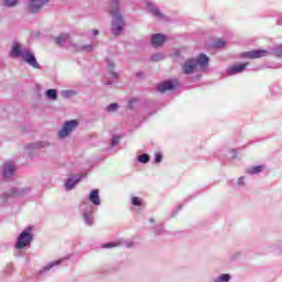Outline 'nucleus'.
<instances>
[{"label": "nucleus", "instance_id": "f03ea898", "mask_svg": "<svg viewBox=\"0 0 282 282\" xmlns=\"http://www.w3.org/2000/svg\"><path fill=\"white\" fill-rule=\"evenodd\" d=\"M12 58H21L26 65H30L34 69H41V64L36 61V56L32 51L24 48L23 45L14 42L11 47Z\"/></svg>", "mask_w": 282, "mask_h": 282}, {"label": "nucleus", "instance_id": "20e7f679", "mask_svg": "<svg viewBox=\"0 0 282 282\" xmlns=\"http://www.w3.org/2000/svg\"><path fill=\"white\" fill-rule=\"evenodd\" d=\"M32 230H34V227L30 226L26 227L23 231H21L15 243L17 250H23V248H26V246H30V243H32L34 239Z\"/></svg>", "mask_w": 282, "mask_h": 282}, {"label": "nucleus", "instance_id": "7ed1b4c3", "mask_svg": "<svg viewBox=\"0 0 282 282\" xmlns=\"http://www.w3.org/2000/svg\"><path fill=\"white\" fill-rule=\"evenodd\" d=\"M208 68V56L202 53L196 59H187L183 65L184 74H193V72H206Z\"/></svg>", "mask_w": 282, "mask_h": 282}, {"label": "nucleus", "instance_id": "4be33fe9", "mask_svg": "<svg viewBox=\"0 0 282 282\" xmlns=\"http://www.w3.org/2000/svg\"><path fill=\"white\" fill-rule=\"evenodd\" d=\"M62 98H72L73 96H76V91L75 90H62L61 93Z\"/></svg>", "mask_w": 282, "mask_h": 282}, {"label": "nucleus", "instance_id": "7c9ffc66", "mask_svg": "<svg viewBox=\"0 0 282 282\" xmlns=\"http://www.w3.org/2000/svg\"><path fill=\"white\" fill-rule=\"evenodd\" d=\"M116 246H118V243H116V242H110V243L104 245V248H116Z\"/></svg>", "mask_w": 282, "mask_h": 282}, {"label": "nucleus", "instance_id": "1a4fd4ad", "mask_svg": "<svg viewBox=\"0 0 282 282\" xmlns=\"http://www.w3.org/2000/svg\"><path fill=\"white\" fill-rule=\"evenodd\" d=\"M2 175L6 180H10V177H12V175H14V163L12 162H6L2 165Z\"/></svg>", "mask_w": 282, "mask_h": 282}, {"label": "nucleus", "instance_id": "473e14b6", "mask_svg": "<svg viewBox=\"0 0 282 282\" xmlns=\"http://www.w3.org/2000/svg\"><path fill=\"white\" fill-rule=\"evenodd\" d=\"M155 162H156V163L162 162V154H160V153H156V154H155Z\"/></svg>", "mask_w": 282, "mask_h": 282}, {"label": "nucleus", "instance_id": "2eb2a0df", "mask_svg": "<svg viewBox=\"0 0 282 282\" xmlns=\"http://www.w3.org/2000/svg\"><path fill=\"white\" fill-rule=\"evenodd\" d=\"M88 198L95 206H100V196L98 195V189L91 191Z\"/></svg>", "mask_w": 282, "mask_h": 282}, {"label": "nucleus", "instance_id": "0eeeda50", "mask_svg": "<svg viewBox=\"0 0 282 282\" xmlns=\"http://www.w3.org/2000/svg\"><path fill=\"white\" fill-rule=\"evenodd\" d=\"M47 147H50L48 141H39V142H35V143L28 144L25 147V151L29 155H32V151H34L36 149H47Z\"/></svg>", "mask_w": 282, "mask_h": 282}, {"label": "nucleus", "instance_id": "4c0bfd02", "mask_svg": "<svg viewBox=\"0 0 282 282\" xmlns=\"http://www.w3.org/2000/svg\"><path fill=\"white\" fill-rule=\"evenodd\" d=\"M111 76H112V78H118V74L115 72L111 73Z\"/></svg>", "mask_w": 282, "mask_h": 282}, {"label": "nucleus", "instance_id": "c9c22d12", "mask_svg": "<svg viewBox=\"0 0 282 282\" xmlns=\"http://www.w3.org/2000/svg\"><path fill=\"white\" fill-rule=\"evenodd\" d=\"M98 34H99L98 30L94 29V30H93V35H94V36H98Z\"/></svg>", "mask_w": 282, "mask_h": 282}, {"label": "nucleus", "instance_id": "6ab92c4d", "mask_svg": "<svg viewBox=\"0 0 282 282\" xmlns=\"http://www.w3.org/2000/svg\"><path fill=\"white\" fill-rule=\"evenodd\" d=\"M164 58H166V55L163 53H155L151 56V61H153V63H159V61H164Z\"/></svg>", "mask_w": 282, "mask_h": 282}, {"label": "nucleus", "instance_id": "c756f323", "mask_svg": "<svg viewBox=\"0 0 282 282\" xmlns=\"http://www.w3.org/2000/svg\"><path fill=\"white\" fill-rule=\"evenodd\" d=\"M119 142H120V138H118V137H115V138H112V140H111L112 147H116V144H118Z\"/></svg>", "mask_w": 282, "mask_h": 282}, {"label": "nucleus", "instance_id": "9b49d317", "mask_svg": "<svg viewBox=\"0 0 282 282\" xmlns=\"http://www.w3.org/2000/svg\"><path fill=\"white\" fill-rule=\"evenodd\" d=\"M270 53L265 50H256L245 53L247 58H263V56H268Z\"/></svg>", "mask_w": 282, "mask_h": 282}, {"label": "nucleus", "instance_id": "5701e85b", "mask_svg": "<svg viewBox=\"0 0 282 282\" xmlns=\"http://www.w3.org/2000/svg\"><path fill=\"white\" fill-rule=\"evenodd\" d=\"M4 6L7 8H14V6H19V0H4Z\"/></svg>", "mask_w": 282, "mask_h": 282}, {"label": "nucleus", "instance_id": "58836bf2", "mask_svg": "<svg viewBox=\"0 0 282 282\" xmlns=\"http://www.w3.org/2000/svg\"><path fill=\"white\" fill-rule=\"evenodd\" d=\"M109 69H110V72H112V69H113V64H109Z\"/></svg>", "mask_w": 282, "mask_h": 282}, {"label": "nucleus", "instance_id": "f257e3e1", "mask_svg": "<svg viewBox=\"0 0 282 282\" xmlns=\"http://www.w3.org/2000/svg\"><path fill=\"white\" fill-rule=\"evenodd\" d=\"M108 14L111 17V33L113 36H120L124 31V17L120 11V0H110Z\"/></svg>", "mask_w": 282, "mask_h": 282}, {"label": "nucleus", "instance_id": "423d86ee", "mask_svg": "<svg viewBox=\"0 0 282 282\" xmlns=\"http://www.w3.org/2000/svg\"><path fill=\"white\" fill-rule=\"evenodd\" d=\"M46 3H50V0H29L26 10L30 14H36Z\"/></svg>", "mask_w": 282, "mask_h": 282}, {"label": "nucleus", "instance_id": "b1692460", "mask_svg": "<svg viewBox=\"0 0 282 282\" xmlns=\"http://www.w3.org/2000/svg\"><path fill=\"white\" fill-rule=\"evenodd\" d=\"M84 219L88 226H91L94 224V217L91 214L84 213Z\"/></svg>", "mask_w": 282, "mask_h": 282}, {"label": "nucleus", "instance_id": "a211bd4d", "mask_svg": "<svg viewBox=\"0 0 282 282\" xmlns=\"http://www.w3.org/2000/svg\"><path fill=\"white\" fill-rule=\"evenodd\" d=\"M45 94L48 100H58V91L56 89H47Z\"/></svg>", "mask_w": 282, "mask_h": 282}, {"label": "nucleus", "instance_id": "ddd939ff", "mask_svg": "<svg viewBox=\"0 0 282 282\" xmlns=\"http://www.w3.org/2000/svg\"><path fill=\"white\" fill-rule=\"evenodd\" d=\"M80 180H82L80 175L70 176L67 180V182L65 183L66 191H72V188H74V186H76V184H78V182H80Z\"/></svg>", "mask_w": 282, "mask_h": 282}, {"label": "nucleus", "instance_id": "4468645a", "mask_svg": "<svg viewBox=\"0 0 282 282\" xmlns=\"http://www.w3.org/2000/svg\"><path fill=\"white\" fill-rule=\"evenodd\" d=\"M147 6L149 12H151L153 17H156V19H164V13H161L160 9H158L155 4H153L152 2H148Z\"/></svg>", "mask_w": 282, "mask_h": 282}, {"label": "nucleus", "instance_id": "a878e982", "mask_svg": "<svg viewBox=\"0 0 282 282\" xmlns=\"http://www.w3.org/2000/svg\"><path fill=\"white\" fill-rule=\"evenodd\" d=\"M149 160H150V158L148 154H142V155H139V158H138V161L141 162L142 164L149 163Z\"/></svg>", "mask_w": 282, "mask_h": 282}, {"label": "nucleus", "instance_id": "9d476101", "mask_svg": "<svg viewBox=\"0 0 282 282\" xmlns=\"http://www.w3.org/2000/svg\"><path fill=\"white\" fill-rule=\"evenodd\" d=\"M151 42L153 47H162L166 43V36L160 33L153 34Z\"/></svg>", "mask_w": 282, "mask_h": 282}, {"label": "nucleus", "instance_id": "72a5a7b5", "mask_svg": "<svg viewBox=\"0 0 282 282\" xmlns=\"http://www.w3.org/2000/svg\"><path fill=\"white\" fill-rule=\"evenodd\" d=\"M275 54L276 56H282V46H278V48L275 50Z\"/></svg>", "mask_w": 282, "mask_h": 282}, {"label": "nucleus", "instance_id": "2f4dec72", "mask_svg": "<svg viewBox=\"0 0 282 282\" xmlns=\"http://www.w3.org/2000/svg\"><path fill=\"white\" fill-rule=\"evenodd\" d=\"M58 263H61V261H55V262L48 264L47 267H45V270H52V267L53 265H58Z\"/></svg>", "mask_w": 282, "mask_h": 282}, {"label": "nucleus", "instance_id": "bb28decb", "mask_svg": "<svg viewBox=\"0 0 282 282\" xmlns=\"http://www.w3.org/2000/svg\"><path fill=\"white\" fill-rule=\"evenodd\" d=\"M12 193H4L0 196V198L2 199V203L6 204L8 202V199H10V197H12Z\"/></svg>", "mask_w": 282, "mask_h": 282}, {"label": "nucleus", "instance_id": "39448f33", "mask_svg": "<svg viewBox=\"0 0 282 282\" xmlns=\"http://www.w3.org/2000/svg\"><path fill=\"white\" fill-rule=\"evenodd\" d=\"M78 124L79 122L76 119L66 121L62 129L57 132V138H59V140H65V138H68V135L78 127Z\"/></svg>", "mask_w": 282, "mask_h": 282}, {"label": "nucleus", "instance_id": "f704fd0d", "mask_svg": "<svg viewBox=\"0 0 282 282\" xmlns=\"http://www.w3.org/2000/svg\"><path fill=\"white\" fill-rule=\"evenodd\" d=\"M237 184H238V186H243V176L238 178Z\"/></svg>", "mask_w": 282, "mask_h": 282}, {"label": "nucleus", "instance_id": "f8f14e48", "mask_svg": "<svg viewBox=\"0 0 282 282\" xmlns=\"http://www.w3.org/2000/svg\"><path fill=\"white\" fill-rule=\"evenodd\" d=\"M246 67H248V63L230 66L227 69V74H228V76H235V74H240V72H243V69H246Z\"/></svg>", "mask_w": 282, "mask_h": 282}, {"label": "nucleus", "instance_id": "dca6fc26", "mask_svg": "<svg viewBox=\"0 0 282 282\" xmlns=\"http://www.w3.org/2000/svg\"><path fill=\"white\" fill-rule=\"evenodd\" d=\"M69 41V33H62L55 37L56 45H65Z\"/></svg>", "mask_w": 282, "mask_h": 282}, {"label": "nucleus", "instance_id": "393cba45", "mask_svg": "<svg viewBox=\"0 0 282 282\" xmlns=\"http://www.w3.org/2000/svg\"><path fill=\"white\" fill-rule=\"evenodd\" d=\"M118 104H110L106 110L108 111V113H113V111H118Z\"/></svg>", "mask_w": 282, "mask_h": 282}, {"label": "nucleus", "instance_id": "cd10ccee", "mask_svg": "<svg viewBox=\"0 0 282 282\" xmlns=\"http://www.w3.org/2000/svg\"><path fill=\"white\" fill-rule=\"evenodd\" d=\"M131 204L133 206H142V200L140 199V197H132L131 198Z\"/></svg>", "mask_w": 282, "mask_h": 282}, {"label": "nucleus", "instance_id": "f3484780", "mask_svg": "<svg viewBox=\"0 0 282 282\" xmlns=\"http://www.w3.org/2000/svg\"><path fill=\"white\" fill-rule=\"evenodd\" d=\"M72 47H74L75 52H91L94 50L93 45L72 44Z\"/></svg>", "mask_w": 282, "mask_h": 282}, {"label": "nucleus", "instance_id": "aec40b11", "mask_svg": "<svg viewBox=\"0 0 282 282\" xmlns=\"http://www.w3.org/2000/svg\"><path fill=\"white\" fill-rule=\"evenodd\" d=\"M261 171H263V165L251 167V169L247 170V173L249 175H257V173H261Z\"/></svg>", "mask_w": 282, "mask_h": 282}, {"label": "nucleus", "instance_id": "c85d7f7f", "mask_svg": "<svg viewBox=\"0 0 282 282\" xmlns=\"http://www.w3.org/2000/svg\"><path fill=\"white\" fill-rule=\"evenodd\" d=\"M214 45L215 47H224L226 42L224 40H217Z\"/></svg>", "mask_w": 282, "mask_h": 282}, {"label": "nucleus", "instance_id": "e433bc0d", "mask_svg": "<svg viewBox=\"0 0 282 282\" xmlns=\"http://www.w3.org/2000/svg\"><path fill=\"white\" fill-rule=\"evenodd\" d=\"M135 102V99H132L131 101H130V109H133V104Z\"/></svg>", "mask_w": 282, "mask_h": 282}, {"label": "nucleus", "instance_id": "412c9836", "mask_svg": "<svg viewBox=\"0 0 282 282\" xmlns=\"http://www.w3.org/2000/svg\"><path fill=\"white\" fill-rule=\"evenodd\" d=\"M231 276L228 273H224L220 276H218L217 279H215L213 282H228L230 281Z\"/></svg>", "mask_w": 282, "mask_h": 282}, {"label": "nucleus", "instance_id": "ea45409f", "mask_svg": "<svg viewBox=\"0 0 282 282\" xmlns=\"http://www.w3.org/2000/svg\"><path fill=\"white\" fill-rule=\"evenodd\" d=\"M127 248H131V245H127Z\"/></svg>", "mask_w": 282, "mask_h": 282}, {"label": "nucleus", "instance_id": "6e6552de", "mask_svg": "<svg viewBox=\"0 0 282 282\" xmlns=\"http://www.w3.org/2000/svg\"><path fill=\"white\" fill-rule=\"evenodd\" d=\"M177 80H167L159 85L158 89L161 93L164 91H173V89H177Z\"/></svg>", "mask_w": 282, "mask_h": 282}]
</instances>
